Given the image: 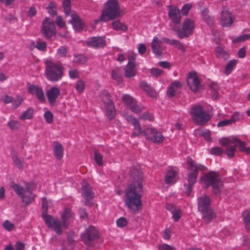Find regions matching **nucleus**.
<instances>
[{"label":"nucleus","instance_id":"79ce46f5","mask_svg":"<svg viewBox=\"0 0 250 250\" xmlns=\"http://www.w3.org/2000/svg\"><path fill=\"white\" fill-rule=\"evenodd\" d=\"M122 100L124 104L129 107L130 106V104H132L135 101V99L128 94L124 95L122 97Z\"/></svg>","mask_w":250,"mask_h":250},{"label":"nucleus","instance_id":"338daca9","mask_svg":"<svg viewBox=\"0 0 250 250\" xmlns=\"http://www.w3.org/2000/svg\"><path fill=\"white\" fill-rule=\"evenodd\" d=\"M35 47L39 50L44 51L46 50V43L44 42H39L37 43Z\"/></svg>","mask_w":250,"mask_h":250},{"label":"nucleus","instance_id":"a878e982","mask_svg":"<svg viewBox=\"0 0 250 250\" xmlns=\"http://www.w3.org/2000/svg\"><path fill=\"white\" fill-rule=\"evenodd\" d=\"M135 62H128L125 69V75L127 78H132L136 75Z\"/></svg>","mask_w":250,"mask_h":250},{"label":"nucleus","instance_id":"7c9ffc66","mask_svg":"<svg viewBox=\"0 0 250 250\" xmlns=\"http://www.w3.org/2000/svg\"><path fill=\"white\" fill-rule=\"evenodd\" d=\"M200 211L203 214V219L207 222L211 221L215 217V215L213 211L210 208H208L205 209V210H202Z\"/></svg>","mask_w":250,"mask_h":250},{"label":"nucleus","instance_id":"f3484780","mask_svg":"<svg viewBox=\"0 0 250 250\" xmlns=\"http://www.w3.org/2000/svg\"><path fill=\"white\" fill-rule=\"evenodd\" d=\"M28 92L29 94L35 95L37 99L41 102H45V97L42 88L38 85L27 84Z\"/></svg>","mask_w":250,"mask_h":250},{"label":"nucleus","instance_id":"9b49d317","mask_svg":"<svg viewBox=\"0 0 250 250\" xmlns=\"http://www.w3.org/2000/svg\"><path fill=\"white\" fill-rule=\"evenodd\" d=\"M41 32L47 39L56 35V30L54 21L48 18H46L42 21Z\"/></svg>","mask_w":250,"mask_h":250},{"label":"nucleus","instance_id":"49530a36","mask_svg":"<svg viewBox=\"0 0 250 250\" xmlns=\"http://www.w3.org/2000/svg\"><path fill=\"white\" fill-rule=\"evenodd\" d=\"M103 156L99 152L98 150L94 151V160L98 165L101 166L103 165Z\"/></svg>","mask_w":250,"mask_h":250},{"label":"nucleus","instance_id":"72a5a7b5","mask_svg":"<svg viewBox=\"0 0 250 250\" xmlns=\"http://www.w3.org/2000/svg\"><path fill=\"white\" fill-rule=\"evenodd\" d=\"M12 159L14 165L20 170H22L24 167L23 164L20 160L18 155L14 153L12 155Z\"/></svg>","mask_w":250,"mask_h":250},{"label":"nucleus","instance_id":"f03ea898","mask_svg":"<svg viewBox=\"0 0 250 250\" xmlns=\"http://www.w3.org/2000/svg\"><path fill=\"white\" fill-rule=\"evenodd\" d=\"M125 119L134 126V132L131 134L132 137L139 136L143 134L146 139L153 143L160 144L163 142L164 136L155 128L148 127L142 131L139 122L136 118L132 115H126Z\"/></svg>","mask_w":250,"mask_h":250},{"label":"nucleus","instance_id":"9d476101","mask_svg":"<svg viewBox=\"0 0 250 250\" xmlns=\"http://www.w3.org/2000/svg\"><path fill=\"white\" fill-rule=\"evenodd\" d=\"M100 97L104 105L106 117L109 120L113 119L116 115V109L109 93L106 90H103L101 93Z\"/></svg>","mask_w":250,"mask_h":250},{"label":"nucleus","instance_id":"423d86ee","mask_svg":"<svg viewBox=\"0 0 250 250\" xmlns=\"http://www.w3.org/2000/svg\"><path fill=\"white\" fill-rule=\"evenodd\" d=\"M201 182L204 186L208 188L211 186L215 194H219L223 187V182L219 173L211 171L205 174L201 179Z\"/></svg>","mask_w":250,"mask_h":250},{"label":"nucleus","instance_id":"bf43d9fd","mask_svg":"<svg viewBox=\"0 0 250 250\" xmlns=\"http://www.w3.org/2000/svg\"><path fill=\"white\" fill-rule=\"evenodd\" d=\"M3 228L8 231H11L14 228V225L8 220L4 222L2 225Z\"/></svg>","mask_w":250,"mask_h":250},{"label":"nucleus","instance_id":"864d4df0","mask_svg":"<svg viewBox=\"0 0 250 250\" xmlns=\"http://www.w3.org/2000/svg\"><path fill=\"white\" fill-rule=\"evenodd\" d=\"M139 118L145 121H152L154 120V116L151 113L146 112L141 115Z\"/></svg>","mask_w":250,"mask_h":250},{"label":"nucleus","instance_id":"58836bf2","mask_svg":"<svg viewBox=\"0 0 250 250\" xmlns=\"http://www.w3.org/2000/svg\"><path fill=\"white\" fill-rule=\"evenodd\" d=\"M129 108L133 112L138 114L143 110L144 106L141 104H138L135 101L132 104H130Z\"/></svg>","mask_w":250,"mask_h":250},{"label":"nucleus","instance_id":"473e14b6","mask_svg":"<svg viewBox=\"0 0 250 250\" xmlns=\"http://www.w3.org/2000/svg\"><path fill=\"white\" fill-rule=\"evenodd\" d=\"M216 55L217 58L227 60L229 58V54L221 47L218 46L216 48Z\"/></svg>","mask_w":250,"mask_h":250},{"label":"nucleus","instance_id":"f257e3e1","mask_svg":"<svg viewBox=\"0 0 250 250\" xmlns=\"http://www.w3.org/2000/svg\"><path fill=\"white\" fill-rule=\"evenodd\" d=\"M131 182L125 191V204L129 211L138 213L142 208L143 173L139 166L130 170Z\"/></svg>","mask_w":250,"mask_h":250},{"label":"nucleus","instance_id":"7ed1b4c3","mask_svg":"<svg viewBox=\"0 0 250 250\" xmlns=\"http://www.w3.org/2000/svg\"><path fill=\"white\" fill-rule=\"evenodd\" d=\"M10 187L21 198L25 206L29 205L34 201L36 195L33 192L36 189V186L33 183H26L25 188L15 183L11 184Z\"/></svg>","mask_w":250,"mask_h":250},{"label":"nucleus","instance_id":"c756f323","mask_svg":"<svg viewBox=\"0 0 250 250\" xmlns=\"http://www.w3.org/2000/svg\"><path fill=\"white\" fill-rule=\"evenodd\" d=\"M140 85L141 88L146 91L149 96L153 98L157 97V94L156 91L152 89L146 82H141Z\"/></svg>","mask_w":250,"mask_h":250},{"label":"nucleus","instance_id":"ea45409f","mask_svg":"<svg viewBox=\"0 0 250 250\" xmlns=\"http://www.w3.org/2000/svg\"><path fill=\"white\" fill-rule=\"evenodd\" d=\"M23 101V98L20 95H17L16 98L12 100V107L13 109L19 107Z\"/></svg>","mask_w":250,"mask_h":250},{"label":"nucleus","instance_id":"412c9836","mask_svg":"<svg viewBox=\"0 0 250 250\" xmlns=\"http://www.w3.org/2000/svg\"><path fill=\"white\" fill-rule=\"evenodd\" d=\"M74 213L72 210L69 208H65L64 209L63 212L61 215L62 226L64 228H67L69 224L73 219Z\"/></svg>","mask_w":250,"mask_h":250},{"label":"nucleus","instance_id":"e433bc0d","mask_svg":"<svg viewBox=\"0 0 250 250\" xmlns=\"http://www.w3.org/2000/svg\"><path fill=\"white\" fill-rule=\"evenodd\" d=\"M202 15L203 19L209 25H212L213 23V19L208 15V10L205 9L202 11Z\"/></svg>","mask_w":250,"mask_h":250},{"label":"nucleus","instance_id":"a211bd4d","mask_svg":"<svg viewBox=\"0 0 250 250\" xmlns=\"http://www.w3.org/2000/svg\"><path fill=\"white\" fill-rule=\"evenodd\" d=\"M233 22V18L231 13L226 8H223L221 14V24L223 27L230 26Z\"/></svg>","mask_w":250,"mask_h":250},{"label":"nucleus","instance_id":"3c124183","mask_svg":"<svg viewBox=\"0 0 250 250\" xmlns=\"http://www.w3.org/2000/svg\"><path fill=\"white\" fill-rule=\"evenodd\" d=\"M210 88L213 92L214 96L217 97L218 95L219 86L217 83L215 82H211L209 84Z\"/></svg>","mask_w":250,"mask_h":250},{"label":"nucleus","instance_id":"f704fd0d","mask_svg":"<svg viewBox=\"0 0 250 250\" xmlns=\"http://www.w3.org/2000/svg\"><path fill=\"white\" fill-rule=\"evenodd\" d=\"M112 78L118 84H120L123 81V78L120 74V69L116 68L112 71Z\"/></svg>","mask_w":250,"mask_h":250},{"label":"nucleus","instance_id":"a18cd8bd","mask_svg":"<svg viewBox=\"0 0 250 250\" xmlns=\"http://www.w3.org/2000/svg\"><path fill=\"white\" fill-rule=\"evenodd\" d=\"M76 89L80 93H82L85 88V82L82 79L79 80L76 83Z\"/></svg>","mask_w":250,"mask_h":250},{"label":"nucleus","instance_id":"a19ab883","mask_svg":"<svg viewBox=\"0 0 250 250\" xmlns=\"http://www.w3.org/2000/svg\"><path fill=\"white\" fill-rule=\"evenodd\" d=\"M68 52V48L65 46H60L57 51V56L58 58H65Z\"/></svg>","mask_w":250,"mask_h":250},{"label":"nucleus","instance_id":"20e7f679","mask_svg":"<svg viewBox=\"0 0 250 250\" xmlns=\"http://www.w3.org/2000/svg\"><path fill=\"white\" fill-rule=\"evenodd\" d=\"M64 68L61 62L46 61L45 75L48 80L56 82L61 80L64 76Z\"/></svg>","mask_w":250,"mask_h":250},{"label":"nucleus","instance_id":"e2e57ef3","mask_svg":"<svg viewBox=\"0 0 250 250\" xmlns=\"http://www.w3.org/2000/svg\"><path fill=\"white\" fill-rule=\"evenodd\" d=\"M12 97L6 94L2 95L0 98L1 101L5 104H8L12 103Z\"/></svg>","mask_w":250,"mask_h":250},{"label":"nucleus","instance_id":"8fccbe9b","mask_svg":"<svg viewBox=\"0 0 250 250\" xmlns=\"http://www.w3.org/2000/svg\"><path fill=\"white\" fill-rule=\"evenodd\" d=\"M172 218L174 221L175 222H178L181 217L182 211L180 209H176L174 211L172 212Z\"/></svg>","mask_w":250,"mask_h":250},{"label":"nucleus","instance_id":"c85d7f7f","mask_svg":"<svg viewBox=\"0 0 250 250\" xmlns=\"http://www.w3.org/2000/svg\"><path fill=\"white\" fill-rule=\"evenodd\" d=\"M111 26L114 30L117 31L126 32L128 29V27L125 24L118 20L113 21L111 23Z\"/></svg>","mask_w":250,"mask_h":250},{"label":"nucleus","instance_id":"1a4fd4ad","mask_svg":"<svg viewBox=\"0 0 250 250\" xmlns=\"http://www.w3.org/2000/svg\"><path fill=\"white\" fill-rule=\"evenodd\" d=\"M194 122L198 125H202L207 123L211 118L209 113L203 110L200 105L193 106L190 111Z\"/></svg>","mask_w":250,"mask_h":250},{"label":"nucleus","instance_id":"393cba45","mask_svg":"<svg viewBox=\"0 0 250 250\" xmlns=\"http://www.w3.org/2000/svg\"><path fill=\"white\" fill-rule=\"evenodd\" d=\"M161 41L157 37H154L151 43V46L153 52L160 55L161 54Z\"/></svg>","mask_w":250,"mask_h":250},{"label":"nucleus","instance_id":"69168bd1","mask_svg":"<svg viewBox=\"0 0 250 250\" xmlns=\"http://www.w3.org/2000/svg\"><path fill=\"white\" fill-rule=\"evenodd\" d=\"M56 23L61 28H63L65 26V22L61 16H58L56 18Z\"/></svg>","mask_w":250,"mask_h":250},{"label":"nucleus","instance_id":"c9c22d12","mask_svg":"<svg viewBox=\"0 0 250 250\" xmlns=\"http://www.w3.org/2000/svg\"><path fill=\"white\" fill-rule=\"evenodd\" d=\"M243 216L245 225L246 229L248 231L250 230V211L245 210L243 213Z\"/></svg>","mask_w":250,"mask_h":250},{"label":"nucleus","instance_id":"603ef678","mask_svg":"<svg viewBox=\"0 0 250 250\" xmlns=\"http://www.w3.org/2000/svg\"><path fill=\"white\" fill-rule=\"evenodd\" d=\"M47 11L52 16H54L57 15L56 7L55 4L53 2L49 3L47 7Z\"/></svg>","mask_w":250,"mask_h":250},{"label":"nucleus","instance_id":"0eeeda50","mask_svg":"<svg viewBox=\"0 0 250 250\" xmlns=\"http://www.w3.org/2000/svg\"><path fill=\"white\" fill-rule=\"evenodd\" d=\"M42 208L43 211L42 215L47 227L52 228L57 234H61L62 233V230L60 221L58 219L47 214L48 202L45 197L42 199Z\"/></svg>","mask_w":250,"mask_h":250},{"label":"nucleus","instance_id":"37998d69","mask_svg":"<svg viewBox=\"0 0 250 250\" xmlns=\"http://www.w3.org/2000/svg\"><path fill=\"white\" fill-rule=\"evenodd\" d=\"M62 5L65 15L68 16L71 12V0H64Z\"/></svg>","mask_w":250,"mask_h":250},{"label":"nucleus","instance_id":"774afa93","mask_svg":"<svg viewBox=\"0 0 250 250\" xmlns=\"http://www.w3.org/2000/svg\"><path fill=\"white\" fill-rule=\"evenodd\" d=\"M159 250H176V249L167 244H163L159 246Z\"/></svg>","mask_w":250,"mask_h":250},{"label":"nucleus","instance_id":"0e129e2a","mask_svg":"<svg viewBox=\"0 0 250 250\" xmlns=\"http://www.w3.org/2000/svg\"><path fill=\"white\" fill-rule=\"evenodd\" d=\"M223 152V150L219 147H214L210 149V153L215 155H220Z\"/></svg>","mask_w":250,"mask_h":250},{"label":"nucleus","instance_id":"c03bdc74","mask_svg":"<svg viewBox=\"0 0 250 250\" xmlns=\"http://www.w3.org/2000/svg\"><path fill=\"white\" fill-rule=\"evenodd\" d=\"M237 146H239V149L241 151L245 152L248 154H250V147H246L245 142L239 140L237 143Z\"/></svg>","mask_w":250,"mask_h":250},{"label":"nucleus","instance_id":"6e6d98bb","mask_svg":"<svg viewBox=\"0 0 250 250\" xmlns=\"http://www.w3.org/2000/svg\"><path fill=\"white\" fill-rule=\"evenodd\" d=\"M68 75L70 78L72 79H76L80 77V73L79 71L76 69H72L69 71Z\"/></svg>","mask_w":250,"mask_h":250},{"label":"nucleus","instance_id":"2eb2a0df","mask_svg":"<svg viewBox=\"0 0 250 250\" xmlns=\"http://www.w3.org/2000/svg\"><path fill=\"white\" fill-rule=\"evenodd\" d=\"M86 44L94 48H104L106 45V42L104 36L93 37L86 41Z\"/></svg>","mask_w":250,"mask_h":250},{"label":"nucleus","instance_id":"5701e85b","mask_svg":"<svg viewBox=\"0 0 250 250\" xmlns=\"http://www.w3.org/2000/svg\"><path fill=\"white\" fill-rule=\"evenodd\" d=\"M210 199L209 197L206 195H204L198 199V209L200 211L205 210V209L210 208L209 205Z\"/></svg>","mask_w":250,"mask_h":250},{"label":"nucleus","instance_id":"4468645a","mask_svg":"<svg viewBox=\"0 0 250 250\" xmlns=\"http://www.w3.org/2000/svg\"><path fill=\"white\" fill-rule=\"evenodd\" d=\"M82 195L85 200V204L90 205L89 201L94 198V192L89 184L85 180H83L82 183Z\"/></svg>","mask_w":250,"mask_h":250},{"label":"nucleus","instance_id":"ddd939ff","mask_svg":"<svg viewBox=\"0 0 250 250\" xmlns=\"http://www.w3.org/2000/svg\"><path fill=\"white\" fill-rule=\"evenodd\" d=\"M98 232L93 226L88 228L81 235L83 241L87 245H91L92 242L98 239Z\"/></svg>","mask_w":250,"mask_h":250},{"label":"nucleus","instance_id":"4c0bfd02","mask_svg":"<svg viewBox=\"0 0 250 250\" xmlns=\"http://www.w3.org/2000/svg\"><path fill=\"white\" fill-rule=\"evenodd\" d=\"M34 110L32 108H29L25 111L23 112L22 114L20 117L21 120L30 119L32 118Z\"/></svg>","mask_w":250,"mask_h":250},{"label":"nucleus","instance_id":"09e8293b","mask_svg":"<svg viewBox=\"0 0 250 250\" xmlns=\"http://www.w3.org/2000/svg\"><path fill=\"white\" fill-rule=\"evenodd\" d=\"M250 39V34H244L232 40L233 43L242 42Z\"/></svg>","mask_w":250,"mask_h":250},{"label":"nucleus","instance_id":"aec40b11","mask_svg":"<svg viewBox=\"0 0 250 250\" xmlns=\"http://www.w3.org/2000/svg\"><path fill=\"white\" fill-rule=\"evenodd\" d=\"M60 95V90L57 87H52L47 91L46 96L48 101L51 105H54L56 102L58 97Z\"/></svg>","mask_w":250,"mask_h":250},{"label":"nucleus","instance_id":"052dcab7","mask_svg":"<svg viewBox=\"0 0 250 250\" xmlns=\"http://www.w3.org/2000/svg\"><path fill=\"white\" fill-rule=\"evenodd\" d=\"M232 123V120H230V119H227V120H224L221 121L219 122L217 124V126L219 127H220L229 125H231Z\"/></svg>","mask_w":250,"mask_h":250},{"label":"nucleus","instance_id":"4d7b16f0","mask_svg":"<svg viewBox=\"0 0 250 250\" xmlns=\"http://www.w3.org/2000/svg\"><path fill=\"white\" fill-rule=\"evenodd\" d=\"M127 221L124 217H121L117 220L116 225L119 228H123L127 225Z\"/></svg>","mask_w":250,"mask_h":250},{"label":"nucleus","instance_id":"b1692460","mask_svg":"<svg viewBox=\"0 0 250 250\" xmlns=\"http://www.w3.org/2000/svg\"><path fill=\"white\" fill-rule=\"evenodd\" d=\"M71 16L70 22L74 28L77 31L82 30L84 27V24L82 21L79 16L77 14H72Z\"/></svg>","mask_w":250,"mask_h":250},{"label":"nucleus","instance_id":"de8ad7c7","mask_svg":"<svg viewBox=\"0 0 250 250\" xmlns=\"http://www.w3.org/2000/svg\"><path fill=\"white\" fill-rule=\"evenodd\" d=\"M235 145H233V146H229L227 147L225 152L228 156L229 158H232L235 153L236 151V146Z\"/></svg>","mask_w":250,"mask_h":250},{"label":"nucleus","instance_id":"13d9d810","mask_svg":"<svg viewBox=\"0 0 250 250\" xmlns=\"http://www.w3.org/2000/svg\"><path fill=\"white\" fill-rule=\"evenodd\" d=\"M44 119L48 124H51L53 121V115L50 111H46L44 114Z\"/></svg>","mask_w":250,"mask_h":250},{"label":"nucleus","instance_id":"dca6fc26","mask_svg":"<svg viewBox=\"0 0 250 250\" xmlns=\"http://www.w3.org/2000/svg\"><path fill=\"white\" fill-rule=\"evenodd\" d=\"M187 83L190 89L193 91H197L200 87V83L197 74L192 71L188 73L187 77Z\"/></svg>","mask_w":250,"mask_h":250},{"label":"nucleus","instance_id":"f8f14e48","mask_svg":"<svg viewBox=\"0 0 250 250\" xmlns=\"http://www.w3.org/2000/svg\"><path fill=\"white\" fill-rule=\"evenodd\" d=\"M194 29L193 21L189 19H187L183 22L182 28L177 30V36L180 39L188 37Z\"/></svg>","mask_w":250,"mask_h":250},{"label":"nucleus","instance_id":"4be33fe9","mask_svg":"<svg viewBox=\"0 0 250 250\" xmlns=\"http://www.w3.org/2000/svg\"><path fill=\"white\" fill-rule=\"evenodd\" d=\"M168 15L172 21L177 24L180 22L181 16L179 9L177 7H169Z\"/></svg>","mask_w":250,"mask_h":250},{"label":"nucleus","instance_id":"680f3d73","mask_svg":"<svg viewBox=\"0 0 250 250\" xmlns=\"http://www.w3.org/2000/svg\"><path fill=\"white\" fill-rule=\"evenodd\" d=\"M163 71L158 68H152L150 70V73L153 77L158 78L159 77Z\"/></svg>","mask_w":250,"mask_h":250},{"label":"nucleus","instance_id":"cd10ccee","mask_svg":"<svg viewBox=\"0 0 250 250\" xmlns=\"http://www.w3.org/2000/svg\"><path fill=\"white\" fill-rule=\"evenodd\" d=\"M238 140L239 139L234 137H231L228 138H222L219 140V142L222 146L228 147L232 145L237 146Z\"/></svg>","mask_w":250,"mask_h":250},{"label":"nucleus","instance_id":"6e6552de","mask_svg":"<svg viewBox=\"0 0 250 250\" xmlns=\"http://www.w3.org/2000/svg\"><path fill=\"white\" fill-rule=\"evenodd\" d=\"M187 164L188 184L194 185L197 182L199 171H205L207 170V168L202 165L197 164L190 157L188 158Z\"/></svg>","mask_w":250,"mask_h":250},{"label":"nucleus","instance_id":"39448f33","mask_svg":"<svg viewBox=\"0 0 250 250\" xmlns=\"http://www.w3.org/2000/svg\"><path fill=\"white\" fill-rule=\"evenodd\" d=\"M120 8L117 0H108L105 3L99 21L106 22L120 16Z\"/></svg>","mask_w":250,"mask_h":250},{"label":"nucleus","instance_id":"bb28decb","mask_svg":"<svg viewBox=\"0 0 250 250\" xmlns=\"http://www.w3.org/2000/svg\"><path fill=\"white\" fill-rule=\"evenodd\" d=\"M53 153L55 157L58 160H61L63 157V147L58 142H55L53 149Z\"/></svg>","mask_w":250,"mask_h":250},{"label":"nucleus","instance_id":"6ab92c4d","mask_svg":"<svg viewBox=\"0 0 250 250\" xmlns=\"http://www.w3.org/2000/svg\"><path fill=\"white\" fill-rule=\"evenodd\" d=\"M178 172L173 168L169 169L166 172L165 176V182L168 185H172L176 183L178 180Z\"/></svg>","mask_w":250,"mask_h":250},{"label":"nucleus","instance_id":"2f4dec72","mask_svg":"<svg viewBox=\"0 0 250 250\" xmlns=\"http://www.w3.org/2000/svg\"><path fill=\"white\" fill-rule=\"evenodd\" d=\"M238 61L236 60H232L229 61L226 65L224 73L228 76L231 73L232 70L235 68Z\"/></svg>","mask_w":250,"mask_h":250},{"label":"nucleus","instance_id":"5fc2aeb1","mask_svg":"<svg viewBox=\"0 0 250 250\" xmlns=\"http://www.w3.org/2000/svg\"><path fill=\"white\" fill-rule=\"evenodd\" d=\"M9 127L12 130L18 129L20 127V124L18 121L12 120L7 123Z\"/></svg>","mask_w":250,"mask_h":250}]
</instances>
